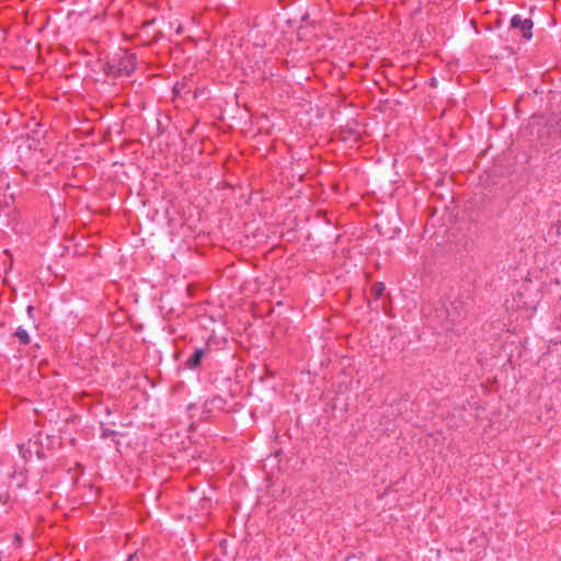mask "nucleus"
<instances>
[{
  "label": "nucleus",
  "mask_w": 561,
  "mask_h": 561,
  "mask_svg": "<svg viewBox=\"0 0 561 561\" xmlns=\"http://www.w3.org/2000/svg\"><path fill=\"white\" fill-rule=\"evenodd\" d=\"M376 298H380L385 291V285L382 283H376L371 288Z\"/></svg>",
  "instance_id": "6"
},
{
  "label": "nucleus",
  "mask_w": 561,
  "mask_h": 561,
  "mask_svg": "<svg viewBox=\"0 0 561 561\" xmlns=\"http://www.w3.org/2000/svg\"><path fill=\"white\" fill-rule=\"evenodd\" d=\"M114 434H115V432H114V431H111V430H108V428H105V430H103L102 436H103V437H110V436H112V435H114Z\"/></svg>",
  "instance_id": "7"
},
{
  "label": "nucleus",
  "mask_w": 561,
  "mask_h": 561,
  "mask_svg": "<svg viewBox=\"0 0 561 561\" xmlns=\"http://www.w3.org/2000/svg\"><path fill=\"white\" fill-rule=\"evenodd\" d=\"M14 334L20 340V342L25 345L28 344L31 341L28 332L22 327H19Z\"/></svg>",
  "instance_id": "5"
},
{
  "label": "nucleus",
  "mask_w": 561,
  "mask_h": 561,
  "mask_svg": "<svg viewBox=\"0 0 561 561\" xmlns=\"http://www.w3.org/2000/svg\"><path fill=\"white\" fill-rule=\"evenodd\" d=\"M20 455L24 460L31 459L33 456L43 457V450L37 440L30 439L27 443L19 445Z\"/></svg>",
  "instance_id": "3"
},
{
  "label": "nucleus",
  "mask_w": 561,
  "mask_h": 561,
  "mask_svg": "<svg viewBox=\"0 0 561 561\" xmlns=\"http://www.w3.org/2000/svg\"><path fill=\"white\" fill-rule=\"evenodd\" d=\"M204 355L203 348H196L192 356L186 360L185 366L188 369H195L199 364Z\"/></svg>",
  "instance_id": "4"
},
{
  "label": "nucleus",
  "mask_w": 561,
  "mask_h": 561,
  "mask_svg": "<svg viewBox=\"0 0 561 561\" xmlns=\"http://www.w3.org/2000/svg\"><path fill=\"white\" fill-rule=\"evenodd\" d=\"M533 26L534 24L530 19L523 18L519 14H515L511 19V27L519 28L526 39H530L533 37Z\"/></svg>",
  "instance_id": "2"
},
{
  "label": "nucleus",
  "mask_w": 561,
  "mask_h": 561,
  "mask_svg": "<svg viewBox=\"0 0 561 561\" xmlns=\"http://www.w3.org/2000/svg\"><path fill=\"white\" fill-rule=\"evenodd\" d=\"M137 559H138L137 553H131V554H129V556H128L127 561H135V560H137Z\"/></svg>",
  "instance_id": "8"
},
{
  "label": "nucleus",
  "mask_w": 561,
  "mask_h": 561,
  "mask_svg": "<svg viewBox=\"0 0 561 561\" xmlns=\"http://www.w3.org/2000/svg\"><path fill=\"white\" fill-rule=\"evenodd\" d=\"M136 68V56L127 50L117 53L108 62L110 72L121 77H129Z\"/></svg>",
  "instance_id": "1"
}]
</instances>
